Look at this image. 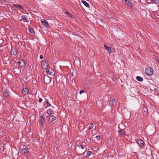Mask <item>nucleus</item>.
Returning a JSON list of instances; mask_svg holds the SVG:
<instances>
[{
  "label": "nucleus",
  "mask_w": 159,
  "mask_h": 159,
  "mask_svg": "<svg viewBox=\"0 0 159 159\" xmlns=\"http://www.w3.org/2000/svg\"><path fill=\"white\" fill-rule=\"evenodd\" d=\"M145 73L148 76H151L153 74V70L151 67H148L146 69Z\"/></svg>",
  "instance_id": "obj_1"
},
{
  "label": "nucleus",
  "mask_w": 159,
  "mask_h": 159,
  "mask_svg": "<svg viewBox=\"0 0 159 159\" xmlns=\"http://www.w3.org/2000/svg\"><path fill=\"white\" fill-rule=\"evenodd\" d=\"M44 117L43 115H41L39 117V125L42 127L43 126V124L45 121Z\"/></svg>",
  "instance_id": "obj_2"
},
{
  "label": "nucleus",
  "mask_w": 159,
  "mask_h": 159,
  "mask_svg": "<svg viewBox=\"0 0 159 159\" xmlns=\"http://www.w3.org/2000/svg\"><path fill=\"white\" fill-rule=\"evenodd\" d=\"M46 72L48 74L52 76L54 75L55 74L54 70L51 68L46 70Z\"/></svg>",
  "instance_id": "obj_3"
},
{
  "label": "nucleus",
  "mask_w": 159,
  "mask_h": 159,
  "mask_svg": "<svg viewBox=\"0 0 159 159\" xmlns=\"http://www.w3.org/2000/svg\"><path fill=\"white\" fill-rule=\"evenodd\" d=\"M51 79L50 77L48 76H44V81L45 83L48 84L51 82Z\"/></svg>",
  "instance_id": "obj_4"
},
{
  "label": "nucleus",
  "mask_w": 159,
  "mask_h": 159,
  "mask_svg": "<svg viewBox=\"0 0 159 159\" xmlns=\"http://www.w3.org/2000/svg\"><path fill=\"white\" fill-rule=\"evenodd\" d=\"M48 64L47 63L46 60H44L43 61L41 64V66L43 69H46L48 67Z\"/></svg>",
  "instance_id": "obj_5"
},
{
  "label": "nucleus",
  "mask_w": 159,
  "mask_h": 159,
  "mask_svg": "<svg viewBox=\"0 0 159 159\" xmlns=\"http://www.w3.org/2000/svg\"><path fill=\"white\" fill-rule=\"evenodd\" d=\"M137 143L139 145V146H144L145 144L144 141L141 139L137 141Z\"/></svg>",
  "instance_id": "obj_6"
},
{
  "label": "nucleus",
  "mask_w": 159,
  "mask_h": 159,
  "mask_svg": "<svg viewBox=\"0 0 159 159\" xmlns=\"http://www.w3.org/2000/svg\"><path fill=\"white\" fill-rule=\"evenodd\" d=\"M9 95V93L7 90H5L3 93V96L6 98H8Z\"/></svg>",
  "instance_id": "obj_7"
},
{
  "label": "nucleus",
  "mask_w": 159,
  "mask_h": 159,
  "mask_svg": "<svg viewBox=\"0 0 159 159\" xmlns=\"http://www.w3.org/2000/svg\"><path fill=\"white\" fill-rule=\"evenodd\" d=\"M28 19L27 16L25 15H23L21 16V19L20 20V21H23L24 22H26V20Z\"/></svg>",
  "instance_id": "obj_8"
},
{
  "label": "nucleus",
  "mask_w": 159,
  "mask_h": 159,
  "mask_svg": "<svg viewBox=\"0 0 159 159\" xmlns=\"http://www.w3.org/2000/svg\"><path fill=\"white\" fill-rule=\"evenodd\" d=\"M104 45L105 48L107 50V51L109 54L112 53V51L111 47H110L109 46H107L105 44H104Z\"/></svg>",
  "instance_id": "obj_9"
},
{
  "label": "nucleus",
  "mask_w": 159,
  "mask_h": 159,
  "mask_svg": "<svg viewBox=\"0 0 159 159\" xmlns=\"http://www.w3.org/2000/svg\"><path fill=\"white\" fill-rule=\"evenodd\" d=\"M18 64L20 67H22L25 65V62L23 60L20 59L18 61Z\"/></svg>",
  "instance_id": "obj_10"
},
{
  "label": "nucleus",
  "mask_w": 159,
  "mask_h": 159,
  "mask_svg": "<svg viewBox=\"0 0 159 159\" xmlns=\"http://www.w3.org/2000/svg\"><path fill=\"white\" fill-rule=\"evenodd\" d=\"M11 55L15 56L17 54L18 52L16 49H12L11 51Z\"/></svg>",
  "instance_id": "obj_11"
},
{
  "label": "nucleus",
  "mask_w": 159,
  "mask_h": 159,
  "mask_svg": "<svg viewBox=\"0 0 159 159\" xmlns=\"http://www.w3.org/2000/svg\"><path fill=\"white\" fill-rule=\"evenodd\" d=\"M115 102V100L113 98L111 99L109 102V105L111 107H112Z\"/></svg>",
  "instance_id": "obj_12"
},
{
  "label": "nucleus",
  "mask_w": 159,
  "mask_h": 159,
  "mask_svg": "<svg viewBox=\"0 0 159 159\" xmlns=\"http://www.w3.org/2000/svg\"><path fill=\"white\" fill-rule=\"evenodd\" d=\"M123 2L125 1V4H127L128 6L130 7H132V4L131 2L129 0H122Z\"/></svg>",
  "instance_id": "obj_13"
},
{
  "label": "nucleus",
  "mask_w": 159,
  "mask_h": 159,
  "mask_svg": "<svg viewBox=\"0 0 159 159\" xmlns=\"http://www.w3.org/2000/svg\"><path fill=\"white\" fill-rule=\"evenodd\" d=\"M29 92V90L27 88H23V94L24 95H26L28 94Z\"/></svg>",
  "instance_id": "obj_14"
},
{
  "label": "nucleus",
  "mask_w": 159,
  "mask_h": 159,
  "mask_svg": "<svg viewBox=\"0 0 159 159\" xmlns=\"http://www.w3.org/2000/svg\"><path fill=\"white\" fill-rule=\"evenodd\" d=\"M125 130L124 129H121L120 131L119 132V135L121 136H122V137H124L125 136Z\"/></svg>",
  "instance_id": "obj_15"
},
{
  "label": "nucleus",
  "mask_w": 159,
  "mask_h": 159,
  "mask_svg": "<svg viewBox=\"0 0 159 159\" xmlns=\"http://www.w3.org/2000/svg\"><path fill=\"white\" fill-rule=\"evenodd\" d=\"M41 23L43 25L46 26V27L48 26V22L45 20H42L41 21Z\"/></svg>",
  "instance_id": "obj_16"
},
{
  "label": "nucleus",
  "mask_w": 159,
  "mask_h": 159,
  "mask_svg": "<svg viewBox=\"0 0 159 159\" xmlns=\"http://www.w3.org/2000/svg\"><path fill=\"white\" fill-rule=\"evenodd\" d=\"M81 2L86 7H89V4L85 1L84 0H82Z\"/></svg>",
  "instance_id": "obj_17"
},
{
  "label": "nucleus",
  "mask_w": 159,
  "mask_h": 159,
  "mask_svg": "<svg viewBox=\"0 0 159 159\" xmlns=\"http://www.w3.org/2000/svg\"><path fill=\"white\" fill-rule=\"evenodd\" d=\"M13 6L15 7L17 9H23V8L22 7V6L20 5L19 4H13Z\"/></svg>",
  "instance_id": "obj_18"
},
{
  "label": "nucleus",
  "mask_w": 159,
  "mask_h": 159,
  "mask_svg": "<svg viewBox=\"0 0 159 159\" xmlns=\"http://www.w3.org/2000/svg\"><path fill=\"white\" fill-rule=\"evenodd\" d=\"M137 80L140 82H141L143 80V78L139 76H137L136 77Z\"/></svg>",
  "instance_id": "obj_19"
},
{
  "label": "nucleus",
  "mask_w": 159,
  "mask_h": 159,
  "mask_svg": "<svg viewBox=\"0 0 159 159\" xmlns=\"http://www.w3.org/2000/svg\"><path fill=\"white\" fill-rule=\"evenodd\" d=\"M53 112V111L52 109H49L48 110L47 113L48 114V115H51Z\"/></svg>",
  "instance_id": "obj_20"
},
{
  "label": "nucleus",
  "mask_w": 159,
  "mask_h": 159,
  "mask_svg": "<svg viewBox=\"0 0 159 159\" xmlns=\"http://www.w3.org/2000/svg\"><path fill=\"white\" fill-rule=\"evenodd\" d=\"M29 30V32L31 34H34V30L32 28H29V30Z\"/></svg>",
  "instance_id": "obj_21"
},
{
  "label": "nucleus",
  "mask_w": 159,
  "mask_h": 159,
  "mask_svg": "<svg viewBox=\"0 0 159 159\" xmlns=\"http://www.w3.org/2000/svg\"><path fill=\"white\" fill-rule=\"evenodd\" d=\"M28 149L27 148H25L22 149V151L25 153H27L28 152Z\"/></svg>",
  "instance_id": "obj_22"
},
{
  "label": "nucleus",
  "mask_w": 159,
  "mask_h": 159,
  "mask_svg": "<svg viewBox=\"0 0 159 159\" xmlns=\"http://www.w3.org/2000/svg\"><path fill=\"white\" fill-rule=\"evenodd\" d=\"M67 15H68L69 17L73 18V16L70 13L67 11H66L65 12Z\"/></svg>",
  "instance_id": "obj_23"
},
{
  "label": "nucleus",
  "mask_w": 159,
  "mask_h": 159,
  "mask_svg": "<svg viewBox=\"0 0 159 159\" xmlns=\"http://www.w3.org/2000/svg\"><path fill=\"white\" fill-rule=\"evenodd\" d=\"M49 118L51 119L52 121H53L56 119V117L54 116H51Z\"/></svg>",
  "instance_id": "obj_24"
},
{
  "label": "nucleus",
  "mask_w": 159,
  "mask_h": 159,
  "mask_svg": "<svg viewBox=\"0 0 159 159\" xmlns=\"http://www.w3.org/2000/svg\"><path fill=\"white\" fill-rule=\"evenodd\" d=\"M46 102L47 104V106L46 107H45V108H46L47 107H50L51 106V105L49 102L48 100H46Z\"/></svg>",
  "instance_id": "obj_25"
},
{
  "label": "nucleus",
  "mask_w": 159,
  "mask_h": 159,
  "mask_svg": "<svg viewBox=\"0 0 159 159\" xmlns=\"http://www.w3.org/2000/svg\"><path fill=\"white\" fill-rule=\"evenodd\" d=\"M77 146L79 148H80L81 149H83L84 148V147L83 145L80 144H77Z\"/></svg>",
  "instance_id": "obj_26"
},
{
  "label": "nucleus",
  "mask_w": 159,
  "mask_h": 159,
  "mask_svg": "<svg viewBox=\"0 0 159 159\" xmlns=\"http://www.w3.org/2000/svg\"><path fill=\"white\" fill-rule=\"evenodd\" d=\"M91 154V152L90 151H88L86 154V157H89V156Z\"/></svg>",
  "instance_id": "obj_27"
},
{
  "label": "nucleus",
  "mask_w": 159,
  "mask_h": 159,
  "mask_svg": "<svg viewBox=\"0 0 159 159\" xmlns=\"http://www.w3.org/2000/svg\"><path fill=\"white\" fill-rule=\"evenodd\" d=\"M93 127V124H90L89 126V129H92Z\"/></svg>",
  "instance_id": "obj_28"
},
{
  "label": "nucleus",
  "mask_w": 159,
  "mask_h": 159,
  "mask_svg": "<svg viewBox=\"0 0 159 159\" xmlns=\"http://www.w3.org/2000/svg\"><path fill=\"white\" fill-rule=\"evenodd\" d=\"M154 3L155 4H159V0H152Z\"/></svg>",
  "instance_id": "obj_29"
},
{
  "label": "nucleus",
  "mask_w": 159,
  "mask_h": 159,
  "mask_svg": "<svg viewBox=\"0 0 159 159\" xmlns=\"http://www.w3.org/2000/svg\"><path fill=\"white\" fill-rule=\"evenodd\" d=\"M143 114L144 115H147L148 112L146 111H144L143 112Z\"/></svg>",
  "instance_id": "obj_30"
},
{
  "label": "nucleus",
  "mask_w": 159,
  "mask_h": 159,
  "mask_svg": "<svg viewBox=\"0 0 159 159\" xmlns=\"http://www.w3.org/2000/svg\"><path fill=\"white\" fill-rule=\"evenodd\" d=\"M96 138L98 140H99L100 139V137L99 136H97L96 137Z\"/></svg>",
  "instance_id": "obj_31"
},
{
  "label": "nucleus",
  "mask_w": 159,
  "mask_h": 159,
  "mask_svg": "<svg viewBox=\"0 0 159 159\" xmlns=\"http://www.w3.org/2000/svg\"><path fill=\"white\" fill-rule=\"evenodd\" d=\"M42 99L40 98H39V102L41 103L42 102Z\"/></svg>",
  "instance_id": "obj_32"
},
{
  "label": "nucleus",
  "mask_w": 159,
  "mask_h": 159,
  "mask_svg": "<svg viewBox=\"0 0 159 159\" xmlns=\"http://www.w3.org/2000/svg\"><path fill=\"white\" fill-rule=\"evenodd\" d=\"M84 93V90H81L80 92V94H81L82 93Z\"/></svg>",
  "instance_id": "obj_33"
},
{
  "label": "nucleus",
  "mask_w": 159,
  "mask_h": 159,
  "mask_svg": "<svg viewBox=\"0 0 159 159\" xmlns=\"http://www.w3.org/2000/svg\"><path fill=\"white\" fill-rule=\"evenodd\" d=\"M157 61L159 62V57H156Z\"/></svg>",
  "instance_id": "obj_34"
},
{
  "label": "nucleus",
  "mask_w": 159,
  "mask_h": 159,
  "mask_svg": "<svg viewBox=\"0 0 159 159\" xmlns=\"http://www.w3.org/2000/svg\"><path fill=\"white\" fill-rule=\"evenodd\" d=\"M40 59H43V56L42 55H41L40 56Z\"/></svg>",
  "instance_id": "obj_35"
},
{
  "label": "nucleus",
  "mask_w": 159,
  "mask_h": 159,
  "mask_svg": "<svg viewBox=\"0 0 159 159\" xmlns=\"http://www.w3.org/2000/svg\"><path fill=\"white\" fill-rule=\"evenodd\" d=\"M1 2L3 3H4L6 2V0H1Z\"/></svg>",
  "instance_id": "obj_36"
},
{
  "label": "nucleus",
  "mask_w": 159,
  "mask_h": 159,
  "mask_svg": "<svg viewBox=\"0 0 159 159\" xmlns=\"http://www.w3.org/2000/svg\"><path fill=\"white\" fill-rule=\"evenodd\" d=\"M107 140L108 141H112V140H111V139L110 138L108 139Z\"/></svg>",
  "instance_id": "obj_37"
},
{
  "label": "nucleus",
  "mask_w": 159,
  "mask_h": 159,
  "mask_svg": "<svg viewBox=\"0 0 159 159\" xmlns=\"http://www.w3.org/2000/svg\"><path fill=\"white\" fill-rule=\"evenodd\" d=\"M112 80H113V81H115V80H113V78H112Z\"/></svg>",
  "instance_id": "obj_38"
}]
</instances>
